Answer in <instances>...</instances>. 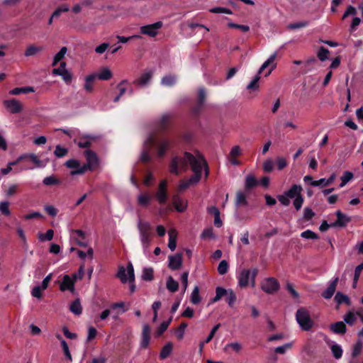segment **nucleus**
<instances>
[{
    "mask_svg": "<svg viewBox=\"0 0 363 363\" xmlns=\"http://www.w3.org/2000/svg\"><path fill=\"white\" fill-rule=\"evenodd\" d=\"M152 197L150 194L146 193L140 194L138 196V203L140 206L147 207L150 202Z\"/></svg>",
    "mask_w": 363,
    "mask_h": 363,
    "instance_id": "393cba45",
    "label": "nucleus"
},
{
    "mask_svg": "<svg viewBox=\"0 0 363 363\" xmlns=\"http://www.w3.org/2000/svg\"><path fill=\"white\" fill-rule=\"evenodd\" d=\"M43 184L46 186L55 185L60 183V181L54 176H50L45 177L43 181Z\"/></svg>",
    "mask_w": 363,
    "mask_h": 363,
    "instance_id": "052dcab7",
    "label": "nucleus"
},
{
    "mask_svg": "<svg viewBox=\"0 0 363 363\" xmlns=\"http://www.w3.org/2000/svg\"><path fill=\"white\" fill-rule=\"evenodd\" d=\"M150 144V148H152L154 145H156L157 153L159 157H162L166 151L170 147V141L165 138L156 139L154 136L150 135L145 141V145Z\"/></svg>",
    "mask_w": 363,
    "mask_h": 363,
    "instance_id": "20e7f679",
    "label": "nucleus"
},
{
    "mask_svg": "<svg viewBox=\"0 0 363 363\" xmlns=\"http://www.w3.org/2000/svg\"><path fill=\"white\" fill-rule=\"evenodd\" d=\"M258 184L256 178L252 175L249 174L246 177L245 182V188L246 190H250L254 187H255Z\"/></svg>",
    "mask_w": 363,
    "mask_h": 363,
    "instance_id": "c85d7f7f",
    "label": "nucleus"
},
{
    "mask_svg": "<svg viewBox=\"0 0 363 363\" xmlns=\"http://www.w3.org/2000/svg\"><path fill=\"white\" fill-rule=\"evenodd\" d=\"M362 348V342L361 340H358L353 347V350L352 352V356L353 357H357L360 354Z\"/></svg>",
    "mask_w": 363,
    "mask_h": 363,
    "instance_id": "6e6d98bb",
    "label": "nucleus"
},
{
    "mask_svg": "<svg viewBox=\"0 0 363 363\" xmlns=\"http://www.w3.org/2000/svg\"><path fill=\"white\" fill-rule=\"evenodd\" d=\"M339 278L335 277L333 281H330L328 287L323 292L322 296L325 299H330L334 295L337 284L338 283Z\"/></svg>",
    "mask_w": 363,
    "mask_h": 363,
    "instance_id": "a211bd4d",
    "label": "nucleus"
},
{
    "mask_svg": "<svg viewBox=\"0 0 363 363\" xmlns=\"http://www.w3.org/2000/svg\"><path fill=\"white\" fill-rule=\"evenodd\" d=\"M357 317H358L356 314V312L349 311L344 315V321L347 324L350 325H352L354 324L357 320Z\"/></svg>",
    "mask_w": 363,
    "mask_h": 363,
    "instance_id": "72a5a7b5",
    "label": "nucleus"
},
{
    "mask_svg": "<svg viewBox=\"0 0 363 363\" xmlns=\"http://www.w3.org/2000/svg\"><path fill=\"white\" fill-rule=\"evenodd\" d=\"M138 229L144 252H146L152 240V228L150 223L139 220L138 222Z\"/></svg>",
    "mask_w": 363,
    "mask_h": 363,
    "instance_id": "7ed1b4c3",
    "label": "nucleus"
},
{
    "mask_svg": "<svg viewBox=\"0 0 363 363\" xmlns=\"http://www.w3.org/2000/svg\"><path fill=\"white\" fill-rule=\"evenodd\" d=\"M307 25H308L307 22L302 21V22H296L294 23H290L289 25H288L287 27L290 30H294V29L304 28V27L307 26Z\"/></svg>",
    "mask_w": 363,
    "mask_h": 363,
    "instance_id": "0e129e2a",
    "label": "nucleus"
},
{
    "mask_svg": "<svg viewBox=\"0 0 363 363\" xmlns=\"http://www.w3.org/2000/svg\"><path fill=\"white\" fill-rule=\"evenodd\" d=\"M173 203L176 210L179 212H184L187 208V201L179 195L173 196Z\"/></svg>",
    "mask_w": 363,
    "mask_h": 363,
    "instance_id": "6ab92c4d",
    "label": "nucleus"
},
{
    "mask_svg": "<svg viewBox=\"0 0 363 363\" xmlns=\"http://www.w3.org/2000/svg\"><path fill=\"white\" fill-rule=\"evenodd\" d=\"M188 276H189L188 272H184L181 275V281H182V284L183 293H185V291H186L187 287H188Z\"/></svg>",
    "mask_w": 363,
    "mask_h": 363,
    "instance_id": "680f3d73",
    "label": "nucleus"
},
{
    "mask_svg": "<svg viewBox=\"0 0 363 363\" xmlns=\"http://www.w3.org/2000/svg\"><path fill=\"white\" fill-rule=\"evenodd\" d=\"M303 188L301 185L294 184L285 192L289 199H294L293 204L296 211H299L303 203V198L301 195Z\"/></svg>",
    "mask_w": 363,
    "mask_h": 363,
    "instance_id": "39448f33",
    "label": "nucleus"
},
{
    "mask_svg": "<svg viewBox=\"0 0 363 363\" xmlns=\"http://www.w3.org/2000/svg\"><path fill=\"white\" fill-rule=\"evenodd\" d=\"M18 190V184H11L9 186V188L5 191V194L7 197H11L16 194H17Z\"/></svg>",
    "mask_w": 363,
    "mask_h": 363,
    "instance_id": "13d9d810",
    "label": "nucleus"
},
{
    "mask_svg": "<svg viewBox=\"0 0 363 363\" xmlns=\"http://www.w3.org/2000/svg\"><path fill=\"white\" fill-rule=\"evenodd\" d=\"M296 318L298 325L303 330L308 331L313 325V321L308 311L304 308H301L296 311Z\"/></svg>",
    "mask_w": 363,
    "mask_h": 363,
    "instance_id": "423d86ee",
    "label": "nucleus"
},
{
    "mask_svg": "<svg viewBox=\"0 0 363 363\" xmlns=\"http://www.w3.org/2000/svg\"><path fill=\"white\" fill-rule=\"evenodd\" d=\"M0 212L6 216L11 215V211L9 209V202L6 201L0 202Z\"/></svg>",
    "mask_w": 363,
    "mask_h": 363,
    "instance_id": "49530a36",
    "label": "nucleus"
},
{
    "mask_svg": "<svg viewBox=\"0 0 363 363\" xmlns=\"http://www.w3.org/2000/svg\"><path fill=\"white\" fill-rule=\"evenodd\" d=\"M162 26L163 23L162 21H157L152 24L141 26L140 28V33L150 38H155L158 35L159 30Z\"/></svg>",
    "mask_w": 363,
    "mask_h": 363,
    "instance_id": "6e6552de",
    "label": "nucleus"
},
{
    "mask_svg": "<svg viewBox=\"0 0 363 363\" xmlns=\"http://www.w3.org/2000/svg\"><path fill=\"white\" fill-rule=\"evenodd\" d=\"M262 289L267 294H274L278 291L279 284L278 281L272 277L265 279L261 284Z\"/></svg>",
    "mask_w": 363,
    "mask_h": 363,
    "instance_id": "9d476101",
    "label": "nucleus"
},
{
    "mask_svg": "<svg viewBox=\"0 0 363 363\" xmlns=\"http://www.w3.org/2000/svg\"><path fill=\"white\" fill-rule=\"evenodd\" d=\"M171 119L169 114H164L160 118L158 123V128L160 130H164L169 125Z\"/></svg>",
    "mask_w": 363,
    "mask_h": 363,
    "instance_id": "473e14b6",
    "label": "nucleus"
},
{
    "mask_svg": "<svg viewBox=\"0 0 363 363\" xmlns=\"http://www.w3.org/2000/svg\"><path fill=\"white\" fill-rule=\"evenodd\" d=\"M65 164L67 168L73 169V170L79 169L82 167L80 164V162L75 159H71L67 160Z\"/></svg>",
    "mask_w": 363,
    "mask_h": 363,
    "instance_id": "c03bdc74",
    "label": "nucleus"
},
{
    "mask_svg": "<svg viewBox=\"0 0 363 363\" xmlns=\"http://www.w3.org/2000/svg\"><path fill=\"white\" fill-rule=\"evenodd\" d=\"M277 57V52H275L273 53L260 67L259 69V74H261L264 69H265L267 67H270L269 70L267 72V73L265 74V76H268L271 74L272 70H274L277 67V63L275 62V60Z\"/></svg>",
    "mask_w": 363,
    "mask_h": 363,
    "instance_id": "ddd939ff",
    "label": "nucleus"
},
{
    "mask_svg": "<svg viewBox=\"0 0 363 363\" xmlns=\"http://www.w3.org/2000/svg\"><path fill=\"white\" fill-rule=\"evenodd\" d=\"M3 104L11 113H18L23 110L22 104L16 99L4 100Z\"/></svg>",
    "mask_w": 363,
    "mask_h": 363,
    "instance_id": "9b49d317",
    "label": "nucleus"
},
{
    "mask_svg": "<svg viewBox=\"0 0 363 363\" xmlns=\"http://www.w3.org/2000/svg\"><path fill=\"white\" fill-rule=\"evenodd\" d=\"M155 196L160 203L162 204L166 202L167 199L166 180H162L160 182Z\"/></svg>",
    "mask_w": 363,
    "mask_h": 363,
    "instance_id": "4468645a",
    "label": "nucleus"
},
{
    "mask_svg": "<svg viewBox=\"0 0 363 363\" xmlns=\"http://www.w3.org/2000/svg\"><path fill=\"white\" fill-rule=\"evenodd\" d=\"M301 237L305 239L317 240L318 235L311 230H307L301 233Z\"/></svg>",
    "mask_w": 363,
    "mask_h": 363,
    "instance_id": "603ef678",
    "label": "nucleus"
},
{
    "mask_svg": "<svg viewBox=\"0 0 363 363\" xmlns=\"http://www.w3.org/2000/svg\"><path fill=\"white\" fill-rule=\"evenodd\" d=\"M330 50L324 47H320L317 52V57L320 61L324 62L329 58Z\"/></svg>",
    "mask_w": 363,
    "mask_h": 363,
    "instance_id": "e433bc0d",
    "label": "nucleus"
},
{
    "mask_svg": "<svg viewBox=\"0 0 363 363\" xmlns=\"http://www.w3.org/2000/svg\"><path fill=\"white\" fill-rule=\"evenodd\" d=\"M190 301L191 303L194 305H197L201 302V297L199 295V287L198 286H196L194 288L191 294Z\"/></svg>",
    "mask_w": 363,
    "mask_h": 363,
    "instance_id": "2f4dec72",
    "label": "nucleus"
},
{
    "mask_svg": "<svg viewBox=\"0 0 363 363\" xmlns=\"http://www.w3.org/2000/svg\"><path fill=\"white\" fill-rule=\"evenodd\" d=\"M74 283L75 281L72 277L69 275H65L60 285V289L62 291L69 290L73 292L74 291Z\"/></svg>",
    "mask_w": 363,
    "mask_h": 363,
    "instance_id": "f3484780",
    "label": "nucleus"
},
{
    "mask_svg": "<svg viewBox=\"0 0 363 363\" xmlns=\"http://www.w3.org/2000/svg\"><path fill=\"white\" fill-rule=\"evenodd\" d=\"M330 330L335 334H345L347 331L346 325L342 321H338L330 326Z\"/></svg>",
    "mask_w": 363,
    "mask_h": 363,
    "instance_id": "412c9836",
    "label": "nucleus"
},
{
    "mask_svg": "<svg viewBox=\"0 0 363 363\" xmlns=\"http://www.w3.org/2000/svg\"><path fill=\"white\" fill-rule=\"evenodd\" d=\"M44 50L43 46H36L35 45H30L27 47L25 50L24 55L26 57H30L37 55Z\"/></svg>",
    "mask_w": 363,
    "mask_h": 363,
    "instance_id": "5701e85b",
    "label": "nucleus"
},
{
    "mask_svg": "<svg viewBox=\"0 0 363 363\" xmlns=\"http://www.w3.org/2000/svg\"><path fill=\"white\" fill-rule=\"evenodd\" d=\"M228 26L231 28L240 29L242 32H247L250 30V27L247 25H239L234 23H229Z\"/></svg>",
    "mask_w": 363,
    "mask_h": 363,
    "instance_id": "69168bd1",
    "label": "nucleus"
},
{
    "mask_svg": "<svg viewBox=\"0 0 363 363\" xmlns=\"http://www.w3.org/2000/svg\"><path fill=\"white\" fill-rule=\"evenodd\" d=\"M43 290V289H42L41 286H36L33 288V289L31 291V295L33 297H35L37 298H42V291Z\"/></svg>",
    "mask_w": 363,
    "mask_h": 363,
    "instance_id": "774afa93",
    "label": "nucleus"
},
{
    "mask_svg": "<svg viewBox=\"0 0 363 363\" xmlns=\"http://www.w3.org/2000/svg\"><path fill=\"white\" fill-rule=\"evenodd\" d=\"M259 74H259V72H258L257 74L254 77L252 81L247 85V89H249V90H257V89H258V88H259L258 82L260 79Z\"/></svg>",
    "mask_w": 363,
    "mask_h": 363,
    "instance_id": "864d4df0",
    "label": "nucleus"
},
{
    "mask_svg": "<svg viewBox=\"0 0 363 363\" xmlns=\"http://www.w3.org/2000/svg\"><path fill=\"white\" fill-rule=\"evenodd\" d=\"M170 321H171V318L169 319V321L162 322L161 323V325H160V327L158 328V329L156 332V334L157 336H160L164 333V332L167 329Z\"/></svg>",
    "mask_w": 363,
    "mask_h": 363,
    "instance_id": "e2e57ef3",
    "label": "nucleus"
},
{
    "mask_svg": "<svg viewBox=\"0 0 363 363\" xmlns=\"http://www.w3.org/2000/svg\"><path fill=\"white\" fill-rule=\"evenodd\" d=\"M152 77V72H146L143 73L138 79H135L133 82V84L136 86H144L150 81Z\"/></svg>",
    "mask_w": 363,
    "mask_h": 363,
    "instance_id": "aec40b11",
    "label": "nucleus"
},
{
    "mask_svg": "<svg viewBox=\"0 0 363 363\" xmlns=\"http://www.w3.org/2000/svg\"><path fill=\"white\" fill-rule=\"evenodd\" d=\"M168 259V267L170 269L175 271L181 269L183 262L182 255L181 253L170 255L169 256Z\"/></svg>",
    "mask_w": 363,
    "mask_h": 363,
    "instance_id": "f8f14e48",
    "label": "nucleus"
},
{
    "mask_svg": "<svg viewBox=\"0 0 363 363\" xmlns=\"http://www.w3.org/2000/svg\"><path fill=\"white\" fill-rule=\"evenodd\" d=\"M354 177V174L352 172L346 171L343 173L342 176L341 177V184H340V187L345 186L347 182L351 181Z\"/></svg>",
    "mask_w": 363,
    "mask_h": 363,
    "instance_id": "ea45409f",
    "label": "nucleus"
},
{
    "mask_svg": "<svg viewBox=\"0 0 363 363\" xmlns=\"http://www.w3.org/2000/svg\"><path fill=\"white\" fill-rule=\"evenodd\" d=\"M168 235H169L168 247L172 251H174L177 247V230L173 228L170 229L168 232Z\"/></svg>",
    "mask_w": 363,
    "mask_h": 363,
    "instance_id": "4be33fe9",
    "label": "nucleus"
},
{
    "mask_svg": "<svg viewBox=\"0 0 363 363\" xmlns=\"http://www.w3.org/2000/svg\"><path fill=\"white\" fill-rule=\"evenodd\" d=\"M128 81L126 79L122 80L117 86V88L119 90V94L113 99V102L116 103L119 101L121 97L125 93L126 89L123 87L122 85L127 84Z\"/></svg>",
    "mask_w": 363,
    "mask_h": 363,
    "instance_id": "a19ab883",
    "label": "nucleus"
},
{
    "mask_svg": "<svg viewBox=\"0 0 363 363\" xmlns=\"http://www.w3.org/2000/svg\"><path fill=\"white\" fill-rule=\"evenodd\" d=\"M67 153H68L67 148L62 147L59 145L55 147V150L54 151V155L57 157H58V158L63 157L66 156L67 155Z\"/></svg>",
    "mask_w": 363,
    "mask_h": 363,
    "instance_id": "a18cd8bd",
    "label": "nucleus"
},
{
    "mask_svg": "<svg viewBox=\"0 0 363 363\" xmlns=\"http://www.w3.org/2000/svg\"><path fill=\"white\" fill-rule=\"evenodd\" d=\"M96 76L100 80H108L112 78L113 73L109 68L104 67Z\"/></svg>",
    "mask_w": 363,
    "mask_h": 363,
    "instance_id": "b1692460",
    "label": "nucleus"
},
{
    "mask_svg": "<svg viewBox=\"0 0 363 363\" xmlns=\"http://www.w3.org/2000/svg\"><path fill=\"white\" fill-rule=\"evenodd\" d=\"M335 300L337 302V303L339 305L342 304L343 303H345L347 306L351 305V301H350V299L349 298V297L347 295L343 294L342 293H341L340 291L337 292V294H335Z\"/></svg>",
    "mask_w": 363,
    "mask_h": 363,
    "instance_id": "c756f323",
    "label": "nucleus"
},
{
    "mask_svg": "<svg viewBox=\"0 0 363 363\" xmlns=\"http://www.w3.org/2000/svg\"><path fill=\"white\" fill-rule=\"evenodd\" d=\"M53 235L54 231L52 229H49L47 230L45 234L39 233L38 239L42 242L45 240H51L53 238Z\"/></svg>",
    "mask_w": 363,
    "mask_h": 363,
    "instance_id": "3c124183",
    "label": "nucleus"
},
{
    "mask_svg": "<svg viewBox=\"0 0 363 363\" xmlns=\"http://www.w3.org/2000/svg\"><path fill=\"white\" fill-rule=\"evenodd\" d=\"M173 350V344L171 342H167L161 350L160 357L162 359L167 358L172 353Z\"/></svg>",
    "mask_w": 363,
    "mask_h": 363,
    "instance_id": "a878e982",
    "label": "nucleus"
},
{
    "mask_svg": "<svg viewBox=\"0 0 363 363\" xmlns=\"http://www.w3.org/2000/svg\"><path fill=\"white\" fill-rule=\"evenodd\" d=\"M188 163L191 167L194 175L186 180L181 181L178 187L179 191H184L190 186L196 184L201 179L203 169L205 171L206 179L209 174L208 167L203 157L200 154L194 155L187 152L184 153V157H175L172 160L169 171L172 174L178 175L180 173L179 167L186 171Z\"/></svg>",
    "mask_w": 363,
    "mask_h": 363,
    "instance_id": "f257e3e1",
    "label": "nucleus"
},
{
    "mask_svg": "<svg viewBox=\"0 0 363 363\" xmlns=\"http://www.w3.org/2000/svg\"><path fill=\"white\" fill-rule=\"evenodd\" d=\"M143 279L145 281H151L153 279V269L152 268H145L143 271Z\"/></svg>",
    "mask_w": 363,
    "mask_h": 363,
    "instance_id": "4d7b16f0",
    "label": "nucleus"
},
{
    "mask_svg": "<svg viewBox=\"0 0 363 363\" xmlns=\"http://www.w3.org/2000/svg\"><path fill=\"white\" fill-rule=\"evenodd\" d=\"M166 287L169 291L174 293L179 289V283L172 277L169 276L167 280Z\"/></svg>",
    "mask_w": 363,
    "mask_h": 363,
    "instance_id": "cd10ccee",
    "label": "nucleus"
},
{
    "mask_svg": "<svg viewBox=\"0 0 363 363\" xmlns=\"http://www.w3.org/2000/svg\"><path fill=\"white\" fill-rule=\"evenodd\" d=\"M177 81V77L174 75H167L162 77L161 84L164 86H173Z\"/></svg>",
    "mask_w": 363,
    "mask_h": 363,
    "instance_id": "58836bf2",
    "label": "nucleus"
},
{
    "mask_svg": "<svg viewBox=\"0 0 363 363\" xmlns=\"http://www.w3.org/2000/svg\"><path fill=\"white\" fill-rule=\"evenodd\" d=\"M69 7L66 5H62L58 7L52 13V17H59L62 12H67L69 11Z\"/></svg>",
    "mask_w": 363,
    "mask_h": 363,
    "instance_id": "338daca9",
    "label": "nucleus"
},
{
    "mask_svg": "<svg viewBox=\"0 0 363 363\" xmlns=\"http://www.w3.org/2000/svg\"><path fill=\"white\" fill-rule=\"evenodd\" d=\"M22 159L28 157L38 167H43L42 161L35 154H30L28 155L21 156Z\"/></svg>",
    "mask_w": 363,
    "mask_h": 363,
    "instance_id": "8fccbe9b",
    "label": "nucleus"
},
{
    "mask_svg": "<svg viewBox=\"0 0 363 363\" xmlns=\"http://www.w3.org/2000/svg\"><path fill=\"white\" fill-rule=\"evenodd\" d=\"M96 79V76L94 74L86 77L84 88L87 92H91L93 91V84Z\"/></svg>",
    "mask_w": 363,
    "mask_h": 363,
    "instance_id": "bb28decb",
    "label": "nucleus"
},
{
    "mask_svg": "<svg viewBox=\"0 0 363 363\" xmlns=\"http://www.w3.org/2000/svg\"><path fill=\"white\" fill-rule=\"evenodd\" d=\"M330 348H331L333 355L335 359H338L341 358V357L342 355V349L340 345H339L336 343H334L331 345Z\"/></svg>",
    "mask_w": 363,
    "mask_h": 363,
    "instance_id": "79ce46f5",
    "label": "nucleus"
},
{
    "mask_svg": "<svg viewBox=\"0 0 363 363\" xmlns=\"http://www.w3.org/2000/svg\"><path fill=\"white\" fill-rule=\"evenodd\" d=\"M209 11L211 13H225V14H229V15L233 13V11L230 9L225 8V7L211 8L209 10Z\"/></svg>",
    "mask_w": 363,
    "mask_h": 363,
    "instance_id": "5fc2aeb1",
    "label": "nucleus"
},
{
    "mask_svg": "<svg viewBox=\"0 0 363 363\" xmlns=\"http://www.w3.org/2000/svg\"><path fill=\"white\" fill-rule=\"evenodd\" d=\"M228 293V290L218 286L216 289V296L212 299L211 302L215 303L218 301L223 296H225Z\"/></svg>",
    "mask_w": 363,
    "mask_h": 363,
    "instance_id": "37998d69",
    "label": "nucleus"
},
{
    "mask_svg": "<svg viewBox=\"0 0 363 363\" xmlns=\"http://www.w3.org/2000/svg\"><path fill=\"white\" fill-rule=\"evenodd\" d=\"M241 155L242 150L240 147L239 145H235L231 148L228 159L233 165L238 166L240 164V162L238 160V157Z\"/></svg>",
    "mask_w": 363,
    "mask_h": 363,
    "instance_id": "2eb2a0df",
    "label": "nucleus"
},
{
    "mask_svg": "<svg viewBox=\"0 0 363 363\" xmlns=\"http://www.w3.org/2000/svg\"><path fill=\"white\" fill-rule=\"evenodd\" d=\"M151 148H150V144L146 145L145 144V150L143 151L142 155L140 156V160L143 162H147L150 160L151 157L149 154V151Z\"/></svg>",
    "mask_w": 363,
    "mask_h": 363,
    "instance_id": "09e8293b",
    "label": "nucleus"
},
{
    "mask_svg": "<svg viewBox=\"0 0 363 363\" xmlns=\"http://www.w3.org/2000/svg\"><path fill=\"white\" fill-rule=\"evenodd\" d=\"M67 48L62 47L60 51L55 55L52 65L55 66L59 62H60L67 53Z\"/></svg>",
    "mask_w": 363,
    "mask_h": 363,
    "instance_id": "4c0bfd02",
    "label": "nucleus"
},
{
    "mask_svg": "<svg viewBox=\"0 0 363 363\" xmlns=\"http://www.w3.org/2000/svg\"><path fill=\"white\" fill-rule=\"evenodd\" d=\"M70 311L75 315H80L82 312V308L79 299L74 300L70 305Z\"/></svg>",
    "mask_w": 363,
    "mask_h": 363,
    "instance_id": "f704fd0d",
    "label": "nucleus"
},
{
    "mask_svg": "<svg viewBox=\"0 0 363 363\" xmlns=\"http://www.w3.org/2000/svg\"><path fill=\"white\" fill-rule=\"evenodd\" d=\"M242 349V346L240 342H233L227 344L223 348V350L225 352H228L230 350H231L233 352L238 353L241 351Z\"/></svg>",
    "mask_w": 363,
    "mask_h": 363,
    "instance_id": "7c9ffc66",
    "label": "nucleus"
},
{
    "mask_svg": "<svg viewBox=\"0 0 363 363\" xmlns=\"http://www.w3.org/2000/svg\"><path fill=\"white\" fill-rule=\"evenodd\" d=\"M228 270V264L227 261L222 260L218 267V272L220 274L223 275L227 273Z\"/></svg>",
    "mask_w": 363,
    "mask_h": 363,
    "instance_id": "bf43d9fd",
    "label": "nucleus"
},
{
    "mask_svg": "<svg viewBox=\"0 0 363 363\" xmlns=\"http://www.w3.org/2000/svg\"><path fill=\"white\" fill-rule=\"evenodd\" d=\"M227 298L226 301L228 303L230 307H233L235 301H236V295L232 289L228 290V293L226 294Z\"/></svg>",
    "mask_w": 363,
    "mask_h": 363,
    "instance_id": "de8ad7c7",
    "label": "nucleus"
},
{
    "mask_svg": "<svg viewBox=\"0 0 363 363\" xmlns=\"http://www.w3.org/2000/svg\"><path fill=\"white\" fill-rule=\"evenodd\" d=\"M84 155L86 160V164H83L79 169L72 170L70 172L71 175L83 174L87 170L93 171L99 167V159L96 152L91 150H86L84 151Z\"/></svg>",
    "mask_w": 363,
    "mask_h": 363,
    "instance_id": "f03ea898",
    "label": "nucleus"
},
{
    "mask_svg": "<svg viewBox=\"0 0 363 363\" xmlns=\"http://www.w3.org/2000/svg\"><path fill=\"white\" fill-rule=\"evenodd\" d=\"M117 277L121 279L123 283H126L128 281L131 283L135 280L134 269L133 264L129 263L126 269L124 267H120L117 273Z\"/></svg>",
    "mask_w": 363,
    "mask_h": 363,
    "instance_id": "1a4fd4ad",
    "label": "nucleus"
},
{
    "mask_svg": "<svg viewBox=\"0 0 363 363\" xmlns=\"http://www.w3.org/2000/svg\"><path fill=\"white\" fill-rule=\"evenodd\" d=\"M247 201L246 199V195L242 192L238 191L236 194V198H235V205L240 206H247Z\"/></svg>",
    "mask_w": 363,
    "mask_h": 363,
    "instance_id": "c9c22d12",
    "label": "nucleus"
},
{
    "mask_svg": "<svg viewBox=\"0 0 363 363\" xmlns=\"http://www.w3.org/2000/svg\"><path fill=\"white\" fill-rule=\"evenodd\" d=\"M258 270L254 269L252 272L250 269H243L241 271L239 278L238 284L242 288L246 287L250 283L252 287L255 286V277L257 275Z\"/></svg>",
    "mask_w": 363,
    "mask_h": 363,
    "instance_id": "0eeeda50",
    "label": "nucleus"
},
{
    "mask_svg": "<svg viewBox=\"0 0 363 363\" xmlns=\"http://www.w3.org/2000/svg\"><path fill=\"white\" fill-rule=\"evenodd\" d=\"M336 221L333 223H331V226L333 227H345L351 221L350 217L342 213L340 210L336 211Z\"/></svg>",
    "mask_w": 363,
    "mask_h": 363,
    "instance_id": "dca6fc26",
    "label": "nucleus"
}]
</instances>
